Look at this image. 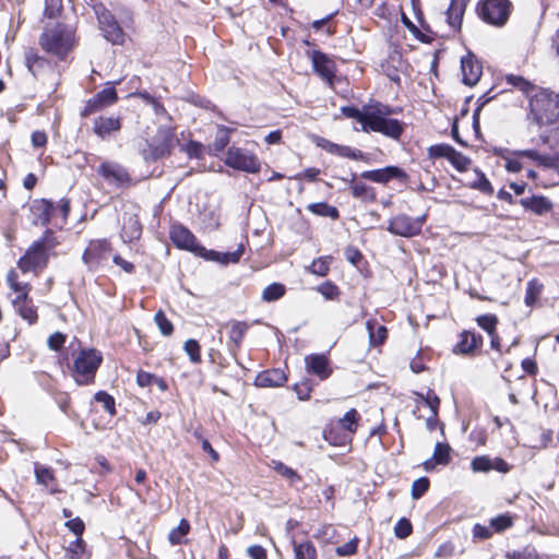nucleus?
Masks as SVG:
<instances>
[{
  "label": "nucleus",
  "mask_w": 559,
  "mask_h": 559,
  "mask_svg": "<svg viewBox=\"0 0 559 559\" xmlns=\"http://www.w3.org/2000/svg\"><path fill=\"white\" fill-rule=\"evenodd\" d=\"M59 242L53 236L52 230L47 229L43 237L33 242L25 253L17 261V266L23 273L36 272L47 266L50 251Z\"/></svg>",
  "instance_id": "1"
},
{
  "label": "nucleus",
  "mask_w": 559,
  "mask_h": 559,
  "mask_svg": "<svg viewBox=\"0 0 559 559\" xmlns=\"http://www.w3.org/2000/svg\"><path fill=\"white\" fill-rule=\"evenodd\" d=\"M39 44L48 53L53 55L59 60H64L74 46V31L68 25L57 24L55 27L43 32Z\"/></svg>",
  "instance_id": "2"
},
{
  "label": "nucleus",
  "mask_w": 559,
  "mask_h": 559,
  "mask_svg": "<svg viewBox=\"0 0 559 559\" xmlns=\"http://www.w3.org/2000/svg\"><path fill=\"white\" fill-rule=\"evenodd\" d=\"M391 114L393 110L389 106L381 104L370 106V117L367 126L364 127V132H378L397 140L402 135L404 127L400 120L390 118Z\"/></svg>",
  "instance_id": "3"
},
{
  "label": "nucleus",
  "mask_w": 559,
  "mask_h": 559,
  "mask_svg": "<svg viewBox=\"0 0 559 559\" xmlns=\"http://www.w3.org/2000/svg\"><path fill=\"white\" fill-rule=\"evenodd\" d=\"M103 362V355L95 348H83L73 362L72 376L76 384L88 385L94 383L96 372Z\"/></svg>",
  "instance_id": "4"
},
{
  "label": "nucleus",
  "mask_w": 559,
  "mask_h": 559,
  "mask_svg": "<svg viewBox=\"0 0 559 559\" xmlns=\"http://www.w3.org/2000/svg\"><path fill=\"white\" fill-rule=\"evenodd\" d=\"M512 11L509 0H483L477 5L479 17L493 26H503Z\"/></svg>",
  "instance_id": "5"
},
{
  "label": "nucleus",
  "mask_w": 559,
  "mask_h": 559,
  "mask_svg": "<svg viewBox=\"0 0 559 559\" xmlns=\"http://www.w3.org/2000/svg\"><path fill=\"white\" fill-rule=\"evenodd\" d=\"M531 112L538 124H554L559 122V107L556 99L546 93L534 95L530 100Z\"/></svg>",
  "instance_id": "6"
},
{
  "label": "nucleus",
  "mask_w": 559,
  "mask_h": 559,
  "mask_svg": "<svg viewBox=\"0 0 559 559\" xmlns=\"http://www.w3.org/2000/svg\"><path fill=\"white\" fill-rule=\"evenodd\" d=\"M111 252L112 248L107 239H94L85 248L82 261L88 271L95 272L109 261Z\"/></svg>",
  "instance_id": "7"
},
{
  "label": "nucleus",
  "mask_w": 559,
  "mask_h": 559,
  "mask_svg": "<svg viewBox=\"0 0 559 559\" xmlns=\"http://www.w3.org/2000/svg\"><path fill=\"white\" fill-rule=\"evenodd\" d=\"M225 164L230 168L249 174H257L261 168L260 159L254 153L235 146L227 150Z\"/></svg>",
  "instance_id": "8"
},
{
  "label": "nucleus",
  "mask_w": 559,
  "mask_h": 559,
  "mask_svg": "<svg viewBox=\"0 0 559 559\" xmlns=\"http://www.w3.org/2000/svg\"><path fill=\"white\" fill-rule=\"evenodd\" d=\"M98 20L99 29L103 36L114 45H121L124 41V33L112 13L103 4L94 7Z\"/></svg>",
  "instance_id": "9"
},
{
  "label": "nucleus",
  "mask_w": 559,
  "mask_h": 559,
  "mask_svg": "<svg viewBox=\"0 0 559 559\" xmlns=\"http://www.w3.org/2000/svg\"><path fill=\"white\" fill-rule=\"evenodd\" d=\"M96 171L109 186L126 188L132 185V178L129 171L117 162L104 160Z\"/></svg>",
  "instance_id": "10"
},
{
  "label": "nucleus",
  "mask_w": 559,
  "mask_h": 559,
  "mask_svg": "<svg viewBox=\"0 0 559 559\" xmlns=\"http://www.w3.org/2000/svg\"><path fill=\"white\" fill-rule=\"evenodd\" d=\"M175 142V134L170 128H158L156 134L147 144L146 157L156 160L170 155Z\"/></svg>",
  "instance_id": "11"
},
{
  "label": "nucleus",
  "mask_w": 559,
  "mask_h": 559,
  "mask_svg": "<svg viewBox=\"0 0 559 559\" xmlns=\"http://www.w3.org/2000/svg\"><path fill=\"white\" fill-rule=\"evenodd\" d=\"M426 216L411 217L406 214H399L389 222L388 230L401 237H413L421 231Z\"/></svg>",
  "instance_id": "12"
},
{
  "label": "nucleus",
  "mask_w": 559,
  "mask_h": 559,
  "mask_svg": "<svg viewBox=\"0 0 559 559\" xmlns=\"http://www.w3.org/2000/svg\"><path fill=\"white\" fill-rule=\"evenodd\" d=\"M169 237L174 245L180 249L197 252L201 249L194 235L183 225L174 224L169 230Z\"/></svg>",
  "instance_id": "13"
},
{
  "label": "nucleus",
  "mask_w": 559,
  "mask_h": 559,
  "mask_svg": "<svg viewBox=\"0 0 559 559\" xmlns=\"http://www.w3.org/2000/svg\"><path fill=\"white\" fill-rule=\"evenodd\" d=\"M310 57L314 72L332 85L336 71L335 62L319 50L311 51Z\"/></svg>",
  "instance_id": "14"
},
{
  "label": "nucleus",
  "mask_w": 559,
  "mask_h": 559,
  "mask_svg": "<svg viewBox=\"0 0 559 559\" xmlns=\"http://www.w3.org/2000/svg\"><path fill=\"white\" fill-rule=\"evenodd\" d=\"M55 203L46 199L36 200L31 206L34 224L45 226L56 215Z\"/></svg>",
  "instance_id": "15"
},
{
  "label": "nucleus",
  "mask_w": 559,
  "mask_h": 559,
  "mask_svg": "<svg viewBox=\"0 0 559 559\" xmlns=\"http://www.w3.org/2000/svg\"><path fill=\"white\" fill-rule=\"evenodd\" d=\"M406 174L400 167L388 166L381 169L367 170L361 174V178L378 182L386 183L393 178H405Z\"/></svg>",
  "instance_id": "16"
},
{
  "label": "nucleus",
  "mask_w": 559,
  "mask_h": 559,
  "mask_svg": "<svg viewBox=\"0 0 559 559\" xmlns=\"http://www.w3.org/2000/svg\"><path fill=\"white\" fill-rule=\"evenodd\" d=\"M287 377L282 369L274 368L260 372L254 379V385L259 388H277L284 385Z\"/></svg>",
  "instance_id": "17"
},
{
  "label": "nucleus",
  "mask_w": 559,
  "mask_h": 559,
  "mask_svg": "<svg viewBox=\"0 0 559 559\" xmlns=\"http://www.w3.org/2000/svg\"><path fill=\"white\" fill-rule=\"evenodd\" d=\"M462 81L465 85H475L483 73V68L477 60L472 57H464L461 60Z\"/></svg>",
  "instance_id": "18"
},
{
  "label": "nucleus",
  "mask_w": 559,
  "mask_h": 559,
  "mask_svg": "<svg viewBox=\"0 0 559 559\" xmlns=\"http://www.w3.org/2000/svg\"><path fill=\"white\" fill-rule=\"evenodd\" d=\"M307 370L316 376H318L321 380H325L331 374V369L329 367V360L324 355H309L305 358Z\"/></svg>",
  "instance_id": "19"
},
{
  "label": "nucleus",
  "mask_w": 559,
  "mask_h": 559,
  "mask_svg": "<svg viewBox=\"0 0 559 559\" xmlns=\"http://www.w3.org/2000/svg\"><path fill=\"white\" fill-rule=\"evenodd\" d=\"M483 344V337L474 332L464 331L460 335V341L454 347V353L473 354Z\"/></svg>",
  "instance_id": "20"
},
{
  "label": "nucleus",
  "mask_w": 559,
  "mask_h": 559,
  "mask_svg": "<svg viewBox=\"0 0 559 559\" xmlns=\"http://www.w3.org/2000/svg\"><path fill=\"white\" fill-rule=\"evenodd\" d=\"M469 0H451L447 10V22L453 31H459Z\"/></svg>",
  "instance_id": "21"
},
{
  "label": "nucleus",
  "mask_w": 559,
  "mask_h": 559,
  "mask_svg": "<svg viewBox=\"0 0 559 559\" xmlns=\"http://www.w3.org/2000/svg\"><path fill=\"white\" fill-rule=\"evenodd\" d=\"M121 129V121L114 117H98L94 121L93 130L102 139L108 138L112 132Z\"/></svg>",
  "instance_id": "22"
},
{
  "label": "nucleus",
  "mask_w": 559,
  "mask_h": 559,
  "mask_svg": "<svg viewBox=\"0 0 559 559\" xmlns=\"http://www.w3.org/2000/svg\"><path fill=\"white\" fill-rule=\"evenodd\" d=\"M13 307L15 311L26 320L29 324H34L37 319V308L35 307L33 299L27 296L26 298L13 299Z\"/></svg>",
  "instance_id": "23"
},
{
  "label": "nucleus",
  "mask_w": 559,
  "mask_h": 559,
  "mask_svg": "<svg viewBox=\"0 0 559 559\" xmlns=\"http://www.w3.org/2000/svg\"><path fill=\"white\" fill-rule=\"evenodd\" d=\"M142 235V225L135 215H130L124 219L121 238L124 242H132L138 240Z\"/></svg>",
  "instance_id": "24"
},
{
  "label": "nucleus",
  "mask_w": 559,
  "mask_h": 559,
  "mask_svg": "<svg viewBox=\"0 0 559 559\" xmlns=\"http://www.w3.org/2000/svg\"><path fill=\"white\" fill-rule=\"evenodd\" d=\"M520 204L537 215H543L552 209L551 202L545 197L524 198L520 200Z\"/></svg>",
  "instance_id": "25"
},
{
  "label": "nucleus",
  "mask_w": 559,
  "mask_h": 559,
  "mask_svg": "<svg viewBox=\"0 0 559 559\" xmlns=\"http://www.w3.org/2000/svg\"><path fill=\"white\" fill-rule=\"evenodd\" d=\"M243 245H239L238 246V249L233 251V252H218V251H214V250H211L207 252L206 257L212 260V261H216L221 264H229V263H237L242 253H243Z\"/></svg>",
  "instance_id": "26"
},
{
  "label": "nucleus",
  "mask_w": 559,
  "mask_h": 559,
  "mask_svg": "<svg viewBox=\"0 0 559 559\" xmlns=\"http://www.w3.org/2000/svg\"><path fill=\"white\" fill-rule=\"evenodd\" d=\"M366 328L372 346H378L385 342L388 337V330L384 325L379 324L376 320H368Z\"/></svg>",
  "instance_id": "27"
},
{
  "label": "nucleus",
  "mask_w": 559,
  "mask_h": 559,
  "mask_svg": "<svg viewBox=\"0 0 559 559\" xmlns=\"http://www.w3.org/2000/svg\"><path fill=\"white\" fill-rule=\"evenodd\" d=\"M25 64L29 72L36 76L45 67L49 66V62L46 58L40 57L34 49H28L25 51Z\"/></svg>",
  "instance_id": "28"
},
{
  "label": "nucleus",
  "mask_w": 559,
  "mask_h": 559,
  "mask_svg": "<svg viewBox=\"0 0 559 559\" xmlns=\"http://www.w3.org/2000/svg\"><path fill=\"white\" fill-rule=\"evenodd\" d=\"M233 129H229L225 126H219L217 128V132L215 135L214 142L209 146V150L214 154L217 155L221 152L225 150V147L230 142V133Z\"/></svg>",
  "instance_id": "29"
},
{
  "label": "nucleus",
  "mask_w": 559,
  "mask_h": 559,
  "mask_svg": "<svg viewBox=\"0 0 559 559\" xmlns=\"http://www.w3.org/2000/svg\"><path fill=\"white\" fill-rule=\"evenodd\" d=\"M360 420V415L355 408H350L345 415L337 420L335 428H342L346 430L349 435L356 432L358 428V421Z\"/></svg>",
  "instance_id": "30"
},
{
  "label": "nucleus",
  "mask_w": 559,
  "mask_h": 559,
  "mask_svg": "<svg viewBox=\"0 0 559 559\" xmlns=\"http://www.w3.org/2000/svg\"><path fill=\"white\" fill-rule=\"evenodd\" d=\"M295 559H317V548L310 540L298 543L293 540Z\"/></svg>",
  "instance_id": "31"
},
{
  "label": "nucleus",
  "mask_w": 559,
  "mask_h": 559,
  "mask_svg": "<svg viewBox=\"0 0 559 559\" xmlns=\"http://www.w3.org/2000/svg\"><path fill=\"white\" fill-rule=\"evenodd\" d=\"M8 284L10 288L15 293L14 299L26 298L31 290V285L28 283H22L17 280V274L15 271H10L7 276Z\"/></svg>",
  "instance_id": "32"
},
{
  "label": "nucleus",
  "mask_w": 559,
  "mask_h": 559,
  "mask_svg": "<svg viewBox=\"0 0 559 559\" xmlns=\"http://www.w3.org/2000/svg\"><path fill=\"white\" fill-rule=\"evenodd\" d=\"M355 177H356V175H353L352 185H350L353 195L357 199H360L361 201H365V202L373 201L376 199L373 188L370 186H367L364 182H355L354 181Z\"/></svg>",
  "instance_id": "33"
},
{
  "label": "nucleus",
  "mask_w": 559,
  "mask_h": 559,
  "mask_svg": "<svg viewBox=\"0 0 559 559\" xmlns=\"http://www.w3.org/2000/svg\"><path fill=\"white\" fill-rule=\"evenodd\" d=\"M307 210L312 214L323 217H330L333 219L338 218V210L325 202L311 203L307 206Z\"/></svg>",
  "instance_id": "34"
},
{
  "label": "nucleus",
  "mask_w": 559,
  "mask_h": 559,
  "mask_svg": "<svg viewBox=\"0 0 559 559\" xmlns=\"http://www.w3.org/2000/svg\"><path fill=\"white\" fill-rule=\"evenodd\" d=\"M249 325L246 322L234 321L230 324L229 342L233 343L235 348H239Z\"/></svg>",
  "instance_id": "35"
},
{
  "label": "nucleus",
  "mask_w": 559,
  "mask_h": 559,
  "mask_svg": "<svg viewBox=\"0 0 559 559\" xmlns=\"http://www.w3.org/2000/svg\"><path fill=\"white\" fill-rule=\"evenodd\" d=\"M342 112L347 118L356 119L361 124V131H364V127L367 126L370 117V107L360 110L356 107L345 106L342 107Z\"/></svg>",
  "instance_id": "36"
},
{
  "label": "nucleus",
  "mask_w": 559,
  "mask_h": 559,
  "mask_svg": "<svg viewBox=\"0 0 559 559\" xmlns=\"http://www.w3.org/2000/svg\"><path fill=\"white\" fill-rule=\"evenodd\" d=\"M506 82L509 85L523 92L526 96H530L536 88L533 83L520 75L508 74L506 75Z\"/></svg>",
  "instance_id": "37"
},
{
  "label": "nucleus",
  "mask_w": 559,
  "mask_h": 559,
  "mask_svg": "<svg viewBox=\"0 0 559 559\" xmlns=\"http://www.w3.org/2000/svg\"><path fill=\"white\" fill-rule=\"evenodd\" d=\"M190 531V523L188 520L182 519L179 525L173 528L168 534V540L171 545H181L183 543V538L188 535Z\"/></svg>",
  "instance_id": "38"
},
{
  "label": "nucleus",
  "mask_w": 559,
  "mask_h": 559,
  "mask_svg": "<svg viewBox=\"0 0 559 559\" xmlns=\"http://www.w3.org/2000/svg\"><path fill=\"white\" fill-rule=\"evenodd\" d=\"M543 284L539 283L536 278H533L527 282L526 292L524 302L527 307H533L537 301L539 295L543 292Z\"/></svg>",
  "instance_id": "39"
},
{
  "label": "nucleus",
  "mask_w": 559,
  "mask_h": 559,
  "mask_svg": "<svg viewBox=\"0 0 559 559\" xmlns=\"http://www.w3.org/2000/svg\"><path fill=\"white\" fill-rule=\"evenodd\" d=\"M273 469L286 478L292 485L301 480V476L289 466L280 461H272Z\"/></svg>",
  "instance_id": "40"
},
{
  "label": "nucleus",
  "mask_w": 559,
  "mask_h": 559,
  "mask_svg": "<svg viewBox=\"0 0 559 559\" xmlns=\"http://www.w3.org/2000/svg\"><path fill=\"white\" fill-rule=\"evenodd\" d=\"M331 257H320L307 267V270L318 276H325L330 271Z\"/></svg>",
  "instance_id": "41"
},
{
  "label": "nucleus",
  "mask_w": 559,
  "mask_h": 559,
  "mask_svg": "<svg viewBox=\"0 0 559 559\" xmlns=\"http://www.w3.org/2000/svg\"><path fill=\"white\" fill-rule=\"evenodd\" d=\"M285 294V286L280 283H273L266 286L262 293V299L266 302L275 301L282 298Z\"/></svg>",
  "instance_id": "42"
},
{
  "label": "nucleus",
  "mask_w": 559,
  "mask_h": 559,
  "mask_svg": "<svg viewBox=\"0 0 559 559\" xmlns=\"http://www.w3.org/2000/svg\"><path fill=\"white\" fill-rule=\"evenodd\" d=\"M440 465H448L451 461V448L448 443L437 442L432 455Z\"/></svg>",
  "instance_id": "43"
},
{
  "label": "nucleus",
  "mask_w": 559,
  "mask_h": 559,
  "mask_svg": "<svg viewBox=\"0 0 559 559\" xmlns=\"http://www.w3.org/2000/svg\"><path fill=\"white\" fill-rule=\"evenodd\" d=\"M475 171H476L477 179L471 183V188L476 189V190H478L485 194H488V195L492 194L493 188H492L490 181L485 176V174L478 169H476Z\"/></svg>",
  "instance_id": "44"
},
{
  "label": "nucleus",
  "mask_w": 559,
  "mask_h": 559,
  "mask_svg": "<svg viewBox=\"0 0 559 559\" xmlns=\"http://www.w3.org/2000/svg\"><path fill=\"white\" fill-rule=\"evenodd\" d=\"M94 400L98 403H100L106 412L109 413V415L114 416L116 414V403L115 399L108 394L105 391H98L94 395Z\"/></svg>",
  "instance_id": "45"
},
{
  "label": "nucleus",
  "mask_w": 559,
  "mask_h": 559,
  "mask_svg": "<svg viewBox=\"0 0 559 559\" xmlns=\"http://www.w3.org/2000/svg\"><path fill=\"white\" fill-rule=\"evenodd\" d=\"M154 321L156 325L158 326L160 333L165 336H169L174 332V325L173 323L167 319L166 314L163 310H158L155 313Z\"/></svg>",
  "instance_id": "46"
},
{
  "label": "nucleus",
  "mask_w": 559,
  "mask_h": 559,
  "mask_svg": "<svg viewBox=\"0 0 559 559\" xmlns=\"http://www.w3.org/2000/svg\"><path fill=\"white\" fill-rule=\"evenodd\" d=\"M97 100L103 103V106L108 107L114 105L117 99V91L114 85H109L96 94Z\"/></svg>",
  "instance_id": "47"
},
{
  "label": "nucleus",
  "mask_w": 559,
  "mask_h": 559,
  "mask_svg": "<svg viewBox=\"0 0 559 559\" xmlns=\"http://www.w3.org/2000/svg\"><path fill=\"white\" fill-rule=\"evenodd\" d=\"M453 150L454 147L449 144H436L428 148V154L431 158L444 157L449 160Z\"/></svg>",
  "instance_id": "48"
},
{
  "label": "nucleus",
  "mask_w": 559,
  "mask_h": 559,
  "mask_svg": "<svg viewBox=\"0 0 559 559\" xmlns=\"http://www.w3.org/2000/svg\"><path fill=\"white\" fill-rule=\"evenodd\" d=\"M183 349L189 356L191 362L199 364L201 361L200 345L198 341L190 338L185 342Z\"/></svg>",
  "instance_id": "49"
},
{
  "label": "nucleus",
  "mask_w": 559,
  "mask_h": 559,
  "mask_svg": "<svg viewBox=\"0 0 559 559\" xmlns=\"http://www.w3.org/2000/svg\"><path fill=\"white\" fill-rule=\"evenodd\" d=\"M498 319L495 314H483L477 318V324L485 330L489 335L496 332Z\"/></svg>",
  "instance_id": "50"
},
{
  "label": "nucleus",
  "mask_w": 559,
  "mask_h": 559,
  "mask_svg": "<svg viewBox=\"0 0 559 559\" xmlns=\"http://www.w3.org/2000/svg\"><path fill=\"white\" fill-rule=\"evenodd\" d=\"M418 397L424 402V404L426 406H428L430 408V412L435 416H438V408H439V405H440V400L435 394V392L432 390H428L426 395H424L421 393L418 394Z\"/></svg>",
  "instance_id": "51"
},
{
  "label": "nucleus",
  "mask_w": 559,
  "mask_h": 559,
  "mask_svg": "<svg viewBox=\"0 0 559 559\" xmlns=\"http://www.w3.org/2000/svg\"><path fill=\"white\" fill-rule=\"evenodd\" d=\"M336 155L355 160H367V156L360 150L353 148L346 145H340V150H337Z\"/></svg>",
  "instance_id": "52"
},
{
  "label": "nucleus",
  "mask_w": 559,
  "mask_h": 559,
  "mask_svg": "<svg viewBox=\"0 0 559 559\" xmlns=\"http://www.w3.org/2000/svg\"><path fill=\"white\" fill-rule=\"evenodd\" d=\"M449 162L459 170V171H465L469 164L471 159L463 155L462 153L457 152L455 148L453 150V153L450 155Z\"/></svg>",
  "instance_id": "53"
},
{
  "label": "nucleus",
  "mask_w": 559,
  "mask_h": 559,
  "mask_svg": "<svg viewBox=\"0 0 559 559\" xmlns=\"http://www.w3.org/2000/svg\"><path fill=\"white\" fill-rule=\"evenodd\" d=\"M413 532V526L409 520L402 518L397 521L394 526V534L397 538L404 539L408 537Z\"/></svg>",
  "instance_id": "54"
},
{
  "label": "nucleus",
  "mask_w": 559,
  "mask_h": 559,
  "mask_svg": "<svg viewBox=\"0 0 559 559\" xmlns=\"http://www.w3.org/2000/svg\"><path fill=\"white\" fill-rule=\"evenodd\" d=\"M472 469L476 473L491 471V459L487 455L476 456L471 463Z\"/></svg>",
  "instance_id": "55"
},
{
  "label": "nucleus",
  "mask_w": 559,
  "mask_h": 559,
  "mask_svg": "<svg viewBox=\"0 0 559 559\" xmlns=\"http://www.w3.org/2000/svg\"><path fill=\"white\" fill-rule=\"evenodd\" d=\"M429 479L427 477H420L416 479L412 485V498L419 499L429 489Z\"/></svg>",
  "instance_id": "56"
},
{
  "label": "nucleus",
  "mask_w": 559,
  "mask_h": 559,
  "mask_svg": "<svg viewBox=\"0 0 559 559\" xmlns=\"http://www.w3.org/2000/svg\"><path fill=\"white\" fill-rule=\"evenodd\" d=\"M512 524L513 522L511 516L507 514L499 515L490 521V527L498 533L511 527Z\"/></svg>",
  "instance_id": "57"
},
{
  "label": "nucleus",
  "mask_w": 559,
  "mask_h": 559,
  "mask_svg": "<svg viewBox=\"0 0 559 559\" xmlns=\"http://www.w3.org/2000/svg\"><path fill=\"white\" fill-rule=\"evenodd\" d=\"M35 475H36L37 481L45 486H49V484L53 480V473L48 467L36 466Z\"/></svg>",
  "instance_id": "58"
},
{
  "label": "nucleus",
  "mask_w": 559,
  "mask_h": 559,
  "mask_svg": "<svg viewBox=\"0 0 559 559\" xmlns=\"http://www.w3.org/2000/svg\"><path fill=\"white\" fill-rule=\"evenodd\" d=\"M358 546V538H353L346 544L336 547L335 552L340 557H349L356 554Z\"/></svg>",
  "instance_id": "59"
},
{
  "label": "nucleus",
  "mask_w": 559,
  "mask_h": 559,
  "mask_svg": "<svg viewBox=\"0 0 559 559\" xmlns=\"http://www.w3.org/2000/svg\"><path fill=\"white\" fill-rule=\"evenodd\" d=\"M318 292L329 300H333L340 295L338 287L331 282L321 284Z\"/></svg>",
  "instance_id": "60"
},
{
  "label": "nucleus",
  "mask_w": 559,
  "mask_h": 559,
  "mask_svg": "<svg viewBox=\"0 0 559 559\" xmlns=\"http://www.w3.org/2000/svg\"><path fill=\"white\" fill-rule=\"evenodd\" d=\"M67 551L71 554L72 559L80 558L85 551V542L82 537H76L75 540L70 543Z\"/></svg>",
  "instance_id": "61"
},
{
  "label": "nucleus",
  "mask_w": 559,
  "mask_h": 559,
  "mask_svg": "<svg viewBox=\"0 0 559 559\" xmlns=\"http://www.w3.org/2000/svg\"><path fill=\"white\" fill-rule=\"evenodd\" d=\"M106 108L105 106H103V103H100L99 100H97V96L94 95L92 98H90L86 104H85V107L83 108L81 115L83 117H87L90 115H93L102 109Z\"/></svg>",
  "instance_id": "62"
},
{
  "label": "nucleus",
  "mask_w": 559,
  "mask_h": 559,
  "mask_svg": "<svg viewBox=\"0 0 559 559\" xmlns=\"http://www.w3.org/2000/svg\"><path fill=\"white\" fill-rule=\"evenodd\" d=\"M67 340L66 334L56 332L48 337L47 345L52 350H59Z\"/></svg>",
  "instance_id": "63"
},
{
  "label": "nucleus",
  "mask_w": 559,
  "mask_h": 559,
  "mask_svg": "<svg viewBox=\"0 0 559 559\" xmlns=\"http://www.w3.org/2000/svg\"><path fill=\"white\" fill-rule=\"evenodd\" d=\"M66 526L76 536L82 537L85 524L80 518L71 519L66 522Z\"/></svg>",
  "instance_id": "64"
}]
</instances>
